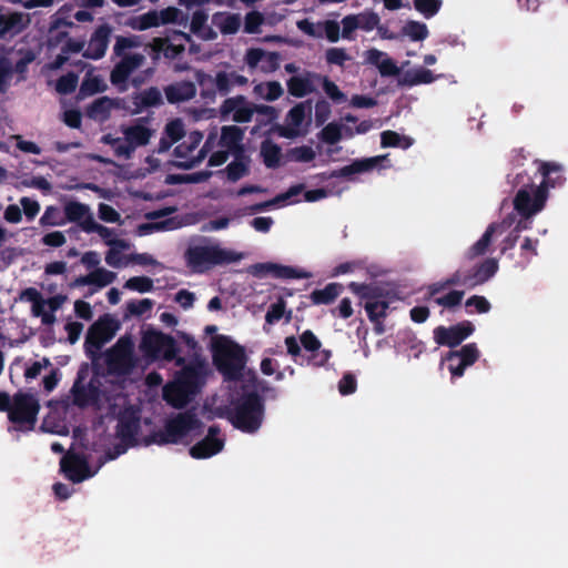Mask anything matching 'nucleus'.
Masks as SVG:
<instances>
[{"label": "nucleus", "instance_id": "nucleus-22", "mask_svg": "<svg viewBox=\"0 0 568 568\" xmlns=\"http://www.w3.org/2000/svg\"><path fill=\"white\" fill-rule=\"evenodd\" d=\"M244 61L250 69L260 65L263 73H273L280 68L281 55L278 52H266L261 48H250L246 50Z\"/></svg>", "mask_w": 568, "mask_h": 568}, {"label": "nucleus", "instance_id": "nucleus-12", "mask_svg": "<svg viewBox=\"0 0 568 568\" xmlns=\"http://www.w3.org/2000/svg\"><path fill=\"white\" fill-rule=\"evenodd\" d=\"M145 122H148V118H141L136 123L122 129L123 145L116 148L118 158L129 160L138 148L149 144L154 131L144 125Z\"/></svg>", "mask_w": 568, "mask_h": 568}, {"label": "nucleus", "instance_id": "nucleus-1", "mask_svg": "<svg viewBox=\"0 0 568 568\" xmlns=\"http://www.w3.org/2000/svg\"><path fill=\"white\" fill-rule=\"evenodd\" d=\"M265 417L264 397L256 393H237L231 400L227 418L232 426L246 434H255Z\"/></svg>", "mask_w": 568, "mask_h": 568}, {"label": "nucleus", "instance_id": "nucleus-59", "mask_svg": "<svg viewBox=\"0 0 568 568\" xmlns=\"http://www.w3.org/2000/svg\"><path fill=\"white\" fill-rule=\"evenodd\" d=\"M243 383L241 385L239 393H250L256 392L260 394L261 384L264 383L265 379H262L257 376L255 371H248L245 376L242 377Z\"/></svg>", "mask_w": 568, "mask_h": 568}, {"label": "nucleus", "instance_id": "nucleus-61", "mask_svg": "<svg viewBox=\"0 0 568 568\" xmlns=\"http://www.w3.org/2000/svg\"><path fill=\"white\" fill-rule=\"evenodd\" d=\"M90 277L92 285H95L98 287H104L114 281L115 274L105 268L97 267L94 268V271L90 273Z\"/></svg>", "mask_w": 568, "mask_h": 568}, {"label": "nucleus", "instance_id": "nucleus-27", "mask_svg": "<svg viewBox=\"0 0 568 568\" xmlns=\"http://www.w3.org/2000/svg\"><path fill=\"white\" fill-rule=\"evenodd\" d=\"M61 469L72 483H81L91 477L88 462L80 455L72 454L63 457Z\"/></svg>", "mask_w": 568, "mask_h": 568}, {"label": "nucleus", "instance_id": "nucleus-25", "mask_svg": "<svg viewBox=\"0 0 568 568\" xmlns=\"http://www.w3.org/2000/svg\"><path fill=\"white\" fill-rule=\"evenodd\" d=\"M194 396L191 390L180 384L175 378L169 382L162 390V397L166 404L176 409H182L187 406Z\"/></svg>", "mask_w": 568, "mask_h": 568}, {"label": "nucleus", "instance_id": "nucleus-17", "mask_svg": "<svg viewBox=\"0 0 568 568\" xmlns=\"http://www.w3.org/2000/svg\"><path fill=\"white\" fill-rule=\"evenodd\" d=\"M121 60L113 67L110 81L120 91H125L130 75L144 63V55L132 53L120 57Z\"/></svg>", "mask_w": 568, "mask_h": 568}, {"label": "nucleus", "instance_id": "nucleus-18", "mask_svg": "<svg viewBox=\"0 0 568 568\" xmlns=\"http://www.w3.org/2000/svg\"><path fill=\"white\" fill-rule=\"evenodd\" d=\"M189 41H191L189 34L174 31L170 37L154 38L150 47L154 53H162L166 59L174 60L185 51V44Z\"/></svg>", "mask_w": 568, "mask_h": 568}, {"label": "nucleus", "instance_id": "nucleus-53", "mask_svg": "<svg viewBox=\"0 0 568 568\" xmlns=\"http://www.w3.org/2000/svg\"><path fill=\"white\" fill-rule=\"evenodd\" d=\"M79 78L74 72L61 75L55 83V91L60 94H71L75 91Z\"/></svg>", "mask_w": 568, "mask_h": 568}, {"label": "nucleus", "instance_id": "nucleus-19", "mask_svg": "<svg viewBox=\"0 0 568 568\" xmlns=\"http://www.w3.org/2000/svg\"><path fill=\"white\" fill-rule=\"evenodd\" d=\"M300 343L305 352L311 353L306 357L307 365L322 367L326 365L332 357V351L322 349L321 341L311 329H306L300 335Z\"/></svg>", "mask_w": 568, "mask_h": 568}, {"label": "nucleus", "instance_id": "nucleus-11", "mask_svg": "<svg viewBox=\"0 0 568 568\" xmlns=\"http://www.w3.org/2000/svg\"><path fill=\"white\" fill-rule=\"evenodd\" d=\"M118 329L119 323L109 315L100 317L90 326L85 336L84 347L87 353L90 354L94 366H98L95 355L105 343L114 337Z\"/></svg>", "mask_w": 568, "mask_h": 568}, {"label": "nucleus", "instance_id": "nucleus-7", "mask_svg": "<svg viewBox=\"0 0 568 568\" xmlns=\"http://www.w3.org/2000/svg\"><path fill=\"white\" fill-rule=\"evenodd\" d=\"M348 288L361 300L365 301V311L372 323L381 325V320L386 317L389 302L386 300L385 288L375 283L351 282Z\"/></svg>", "mask_w": 568, "mask_h": 568}, {"label": "nucleus", "instance_id": "nucleus-55", "mask_svg": "<svg viewBox=\"0 0 568 568\" xmlns=\"http://www.w3.org/2000/svg\"><path fill=\"white\" fill-rule=\"evenodd\" d=\"M124 287L139 293H146L151 292L154 285L148 276H133L125 282Z\"/></svg>", "mask_w": 568, "mask_h": 568}, {"label": "nucleus", "instance_id": "nucleus-60", "mask_svg": "<svg viewBox=\"0 0 568 568\" xmlns=\"http://www.w3.org/2000/svg\"><path fill=\"white\" fill-rule=\"evenodd\" d=\"M355 17H358V29H362L367 32L374 30L376 27H378V23L381 22L379 16L374 11H365L355 14Z\"/></svg>", "mask_w": 568, "mask_h": 568}, {"label": "nucleus", "instance_id": "nucleus-35", "mask_svg": "<svg viewBox=\"0 0 568 568\" xmlns=\"http://www.w3.org/2000/svg\"><path fill=\"white\" fill-rule=\"evenodd\" d=\"M63 211H64L65 221L71 222V223H78V225L81 230H82L83 223L89 217H93V214L91 213L89 205L83 204L78 201H70V202L65 203Z\"/></svg>", "mask_w": 568, "mask_h": 568}, {"label": "nucleus", "instance_id": "nucleus-31", "mask_svg": "<svg viewBox=\"0 0 568 568\" xmlns=\"http://www.w3.org/2000/svg\"><path fill=\"white\" fill-rule=\"evenodd\" d=\"M82 231L90 233H98L105 245L118 246L119 248L129 250L130 243L126 240L113 239L114 230L106 227L95 222L94 217H89L82 225Z\"/></svg>", "mask_w": 568, "mask_h": 568}, {"label": "nucleus", "instance_id": "nucleus-4", "mask_svg": "<svg viewBox=\"0 0 568 568\" xmlns=\"http://www.w3.org/2000/svg\"><path fill=\"white\" fill-rule=\"evenodd\" d=\"M105 374L114 377H126L139 367L141 359L135 354V345L131 335L121 336L103 354Z\"/></svg>", "mask_w": 568, "mask_h": 568}, {"label": "nucleus", "instance_id": "nucleus-20", "mask_svg": "<svg viewBox=\"0 0 568 568\" xmlns=\"http://www.w3.org/2000/svg\"><path fill=\"white\" fill-rule=\"evenodd\" d=\"M385 159H386V155H377V156H372V158L357 159V160L353 161L351 164L345 165L338 170H333L329 172H322L318 174V178L322 181L331 180L334 178H349L354 174L372 171Z\"/></svg>", "mask_w": 568, "mask_h": 568}, {"label": "nucleus", "instance_id": "nucleus-14", "mask_svg": "<svg viewBox=\"0 0 568 568\" xmlns=\"http://www.w3.org/2000/svg\"><path fill=\"white\" fill-rule=\"evenodd\" d=\"M89 376L87 367H81L72 385L73 404L80 408L95 405L100 399V388L93 379L85 382Z\"/></svg>", "mask_w": 568, "mask_h": 568}, {"label": "nucleus", "instance_id": "nucleus-38", "mask_svg": "<svg viewBox=\"0 0 568 568\" xmlns=\"http://www.w3.org/2000/svg\"><path fill=\"white\" fill-rule=\"evenodd\" d=\"M23 29L22 14L13 12L8 16L0 14V38L6 39L20 33Z\"/></svg>", "mask_w": 568, "mask_h": 568}, {"label": "nucleus", "instance_id": "nucleus-13", "mask_svg": "<svg viewBox=\"0 0 568 568\" xmlns=\"http://www.w3.org/2000/svg\"><path fill=\"white\" fill-rule=\"evenodd\" d=\"M175 364L182 366V368L175 373L174 378L196 395L206 381L207 364L205 361L197 358L185 365L184 357H178Z\"/></svg>", "mask_w": 568, "mask_h": 568}, {"label": "nucleus", "instance_id": "nucleus-54", "mask_svg": "<svg viewBox=\"0 0 568 568\" xmlns=\"http://www.w3.org/2000/svg\"><path fill=\"white\" fill-rule=\"evenodd\" d=\"M464 294V291L453 290L443 296L435 297L434 302L439 306L452 310L460 305Z\"/></svg>", "mask_w": 568, "mask_h": 568}, {"label": "nucleus", "instance_id": "nucleus-16", "mask_svg": "<svg viewBox=\"0 0 568 568\" xmlns=\"http://www.w3.org/2000/svg\"><path fill=\"white\" fill-rule=\"evenodd\" d=\"M475 331L471 322L463 321L449 327L437 326L434 329V341L439 346L454 348L462 344Z\"/></svg>", "mask_w": 568, "mask_h": 568}, {"label": "nucleus", "instance_id": "nucleus-57", "mask_svg": "<svg viewBox=\"0 0 568 568\" xmlns=\"http://www.w3.org/2000/svg\"><path fill=\"white\" fill-rule=\"evenodd\" d=\"M264 23V16L258 11H250L244 18V32L248 34L258 33L260 27Z\"/></svg>", "mask_w": 568, "mask_h": 568}, {"label": "nucleus", "instance_id": "nucleus-63", "mask_svg": "<svg viewBox=\"0 0 568 568\" xmlns=\"http://www.w3.org/2000/svg\"><path fill=\"white\" fill-rule=\"evenodd\" d=\"M323 90L327 94V97L335 103H342L346 101V95L344 92L339 90L337 84L331 81L327 77L323 79Z\"/></svg>", "mask_w": 568, "mask_h": 568}, {"label": "nucleus", "instance_id": "nucleus-32", "mask_svg": "<svg viewBox=\"0 0 568 568\" xmlns=\"http://www.w3.org/2000/svg\"><path fill=\"white\" fill-rule=\"evenodd\" d=\"M535 164L538 165V172L541 174L542 180L539 184L546 183V190L549 193L550 187L560 186L566 181L561 174V166L554 162H544L541 160H535Z\"/></svg>", "mask_w": 568, "mask_h": 568}, {"label": "nucleus", "instance_id": "nucleus-3", "mask_svg": "<svg viewBox=\"0 0 568 568\" xmlns=\"http://www.w3.org/2000/svg\"><path fill=\"white\" fill-rule=\"evenodd\" d=\"M511 183L519 186L513 199L514 211L518 216L534 217L546 207L549 197L546 183L535 185L525 173L516 174Z\"/></svg>", "mask_w": 568, "mask_h": 568}, {"label": "nucleus", "instance_id": "nucleus-48", "mask_svg": "<svg viewBox=\"0 0 568 568\" xmlns=\"http://www.w3.org/2000/svg\"><path fill=\"white\" fill-rule=\"evenodd\" d=\"M253 115L257 114L258 125H266L275 121L278 116L277 110L272 105L256 104L252 102Z\"/></svg>", "mask_w": 568, "mask_h": 568}, {"label": "nucleus", "instance_id": "nucleus-9", "mask_svg": "<svg viewBox=\"0 0 568 568\" xmlns=\"http://www.w3.org/2000/svg\"><path fill=\"white\" fill-rule=\"evenodd\" d=\"M40 410L39 400L34 395L18 392L13 395V405L8 419L17 430H32L36 426Z\"/></svg>", "mask_w": 568, "mask_h": 568}, {"label": "nucleus", "instance_id": "nucleus-29", "mask_svg": "<svg viewBox=\"0 0 568 568\" xmlns=\"http://www.w3.org/2000/svg\"><path fill=\"white\" fill-rule=\"evenodd\" d=\"M244 134L245 130L237 125H224L221 129L219 144L230 151L231 154L246 152L242 143Z\"/></svg>", "mask_w": 568, "mask_h": 568}, {"label": "nucleus", "instance_id": "nucleus-51", "mask_svg": "<svg viewBox=\"0 0 568 568\" xmlns=\"http://www.w3.org/2000/svg\"><path fill=\"white\" fill-rule=\"evenodd\" d=\"M65 223V216H61L60 209L54 205L45 207L44 213L39 220V224L43 227L48 226H61Z\"/></svg>", "mask_w": 568, "mask_h": 568}, {"label": "nucleus", "instance_id": "nucleus-26", "mask_svg": "<svg viewBox=\"0 0 568 568\" xmlns=\"http://www.w3.org/2000/svg\"><path fill=\"white\" fill-rule=\"evenodd\" d=\"M498 261L496 258H486L474 265L465 272L468 288H474L489 281L498 271Z\"/></svg>", "mask_w": 568, "mask_h": 568}, {"label": "nucleus", "instance_id": "nucleus-62", "mask_svg": "<svg viewBox=\"0 0 568 568\" xmlns=\"http://www.w3.org/2000/svg\"><path fill=\"white\" fill-rule=\"evenodd\" d=\"M153 307V301L150 298H143L140 301H129L126 303V312L133 316H142L150 312Z\"/></svg>", "mask_w": 568, "mask_h": 568}, {"label": "nucleus", "instance_id": "nucleus-45", "mask_svg": "<svg viewBox=\"0 0 568 568\" xmlns=\"http://www.w3.org/2000/svg\"><path fill=\"white\" fill-rule=\"evenodd\" d=\"M112 100L108 97H102L93 101L87 110L90 118L104 120L110 115L112 109Z\"/></svg>", "mask_w": 568, "mask_h": 568}, {"label": "nucleus", "instance_id": "nucleus-64", "mask_svg": "<svg viewBox=\"0 0 568 568\" xmlns=\"http://www.w3.org/2000/svg\"><path fill=\"white\" fill-rule=\"evenodd\" d=\"M290 156L296 162H311L315 159V151L308 145L296 146L290 150Z\"/></svg>", "mask_w": 568, "mask_h": 568}, {"label": "nucleus", "instance_id": "nucleus-47", "mask_svg": "<svg viewBox=\"0 0 568 568\" xmlns=\"http://www.w3.org/2000/svg\"><path fill=\"white\" fill-rule=\"evenodd\" d=\"M196 81L201 88V95L203 99L214 100L216 95V88L214 83V77L203 71L196 72Z\"/></svg>", "mask_w": 568, "mask_h": 568}, {"label": "nucleus", "instance_id": "nucleus-42", "mask_svg": "<svg viewBox=\"0 0 568 568\" xmlns=\"http://www.w3.org/2000/svg\"><path fill=\"white\" fill-rule=\"evenodd\" d=\"M261 156L263 158V163L268 169H276L281 163V148L268 140L262 142L261 145Z\"/></svg>", "mask_w": 568, "mask_h": 568}, {"label": "nucleus", "instance_id": "nucleus-10", "mask_svg": "<svg viewBox=\"0 0 568 568\" xmlns=\"http://www.w3.org/2000/svg\"><path fill=\"white\" fill-rule=\"evenodd\" d=\"M140 432V416L132 408L124 409L119 414L115 435L121 440V445L114 447V453H108L109 459H114L125 453L128 447L138 444V434Z\"/></svg>", "mask_w": 568, "mask_h": 568}, {"label": "nucleus", "instance_id": "nucleus-39", "mask_svg": "<svg viewBox=\"0 0 568 568\" xmlns=\"http://www.w3.org/2000/svg\"><path fill=\"white\" fill-rule=\"evenodd\" d=\"M479 358V349L475 343H469L464 345L458 351H449L446 355L445 359L447 362H455L457 359H460L464 365L471 366L475 364Z\"/></svg>", "mask_w": 568, "mask_h": 568}, {"label": "nucleus", "instance_id": "nucleus-50", "mask_svg": "<svg viewBox=\"0 0 568 568\" xmlns=\"http://www.w3.org/2000/svg\"><path fill=\"white\" fill-rule=\"evenodd\" d=\"M412 144L410 139L400 136L397 132L392 130H386L381 134V145L383 148H397L402 146L404 149L409 148Z\"/></svg>", "mask_w": 568, "mask_h": 568}, {"label": "nucleus", "instance_id": "nucleus-33", "mask_svg": "<svg viewBox=\"0 0 568 568\" xmlns=\"http://www.w3.org/2000/svg\"><path fill=\"white\" fill-rule=\"evenodd\" d=\"M164 93L169 103H180L193 99L196 94V87L193 82L181 81L165 87Z\"/></svg>", "mask_w": 568, "mask_h": 568}, {"label": "nucleus", "instance_id": "nucleus-46", "mask_svg": "<svg viewBox=\"0 0 568 568\" xmlns=\"http://www.w3.org/2000/svg\"><path fill=\"white\" fill-rule=\"evenodd\" d=\"M317 136L326 144H336L343 138V125L337 122H329L320 131Z\"/></svg>", "mask_w": 568, "mask_h": 568}, {"label": "nucleus", "instance_id": "nucleus-6", "mask_svg": "<svg viewBox=\"0 0 568 568\" xmlns=\"http://www.w3.org/2000/svg\"><path fill=\"white\" fill-rule=\"evenodd\" d=\"M201 422L194 413H179L165 420L163 429L153 432L149 443L156 445L178 444L189 435L190 432L200 427Z\"/></svg>", "mask_w": 568, "mask_h": 568}, {"label": "nucleus", "instance_id": "nucleus-24", "mask_svg": "<svg viewBox=\"0 0 568 568\" xmlns=\"http://www.w3.org/2000/svg\"><path fill=\"white\" fill-rule=\"evenodd\" d=\"M511 223L513 221H508L507 219H505L501 223H490L481 237L467 250L465 257L470 261L478 256L485 255L491 244L494 234L504 233L511 225Z\"/></svg>", "mask_w": 568, "mask_h": 568}, {"label": "nucleus", "instance_id": "nucleus-2", "mask_svg": "<svg viewBox=\"0 0 568 568\" xmlns=\"http://www.w3.org/2000/svg\"><path fill=\"white\" fill-rule=\"evenodd\" d=\"M212 361L225 382H239L246 365L244 347L226 335H216L211 341Z\"/></svg>", "mask_w": 568, "mask_h": 568}, {"label": "nucleus", "instance_id": "nucleus-41", "mask_svg": "<svg viewBox=\"0 0 568 568\" xmlns=\"http://www.w3.org/2000/svg\"><path fill=\"white\" fill-rule=\"evenodd\" d=\"M162 102V94L155 87L145 89L133 98V103L138 109L158 106Z\"/></svg>", "mask_w": 568, "mask_h": 568}, {"label": "nucleus", "instance_id": "nucleus-49", "mask_svg": "<svg viewBox=\"0 0 568 568\" xmlns=\"http://www.w3.org/2000/svg\"><path fill=\"white\" fill-rule=\"evenodd\" d=\"M106 84L104 81L98 75H85L83 79L80 92L82 95H93L100 92L105 91Z\"/></svg>", "mask_w": 568, "mask_h": 568}, {"label": "nucleus", "instance_id": "nucleus-56", "mask_svg": "<svg viewBox=\"0 0 568 568\" xmlns=\"http://www.w3.org/2000/svg\"><path fill=\"white\" fill-rule=\"evenodd\" d=\"M286 302L283 297H280L277 302L270 305L266 314L265 322L270 325H273L282 320L285 315Z\"/></svg>", "mask_w": 568, "mask_h": 568}, {"label": "nucleus", "instance_id": "nucleus-34", "mask_svg": "<svg viewBox=\"0 0 568 568\" xmlns=\"http://www.w3.org/2000/svg\"><path fill=\"white\" fill-rule=\"evenodd\" d=\"M233 161L225 168L226 176L230 182H237L242 178L248 175L251 158L246 152L232 154Z\"/></svg>", "mask_w": 568, "mask_h": 568}, {"label": "nucleus", "instance_id": "nucleus-36", "mask_svg": "<svg viewBox=\"0 0 568 568\" xmlns=\"http://www.w3.org/2000/svg\"><path fill=\"white\" fill-rule=\"evenodd\" d=\"M50 365H51V363H50L49 358H47V357H43L42 361L33 362L28 367H23L21 362H13L9 367V376H10L11 382L14 383V379H13L14 373L16 372L19 373L20 371H23V375H24L26 379H34L41 374L42 368H45Z\"/></svg>", "mask_w": 568, "mask_h": 568}, {"label": "nucleus", "instance_id": "nucleus-23", "mask_svg": "<svg viewBox=\"0 0 568 568\" xmlns=\"http://www.w3.org/2000/svg\"><path fill=\"white\" fill-rule=\"evenodd\" d=\"M112 27L108 23L99 26L91 34L83 57L91 60H100L104 57L112 34Z\"/></svg>", "mask_w": 568, "mask_h": 568}, {"label": "nucleus", "instance_id": "nucleus-52", "mask_svg": "<svg viewBox=\"0 0 568 568\" xmlns=\"http://www.w3.org/2000/svg\"><path fill=\"white\" fill-rule=\"evenodd\" d=\"M414 8L426 19H430L438 13L442 8V0H413Z\"/></svg>", "mask_w": 568, "mask_h": 568}, {"label": "nucleus", "instance_id": "nucleus-30", "mask_svg": "<svg viewBox=\"0 0 568 568\" xmlns=\"http://www.w3.org/2000/svg\"><path fill=\"white\" fill-rule=\"evenodd\" d=\"M253 274L261 276L271 273L276 278H305L307 274L292 266L274 263H258L252 266Z\"/></svg>", "mask_w": 568, "mask_h": 568}, {"label": "nucleus", "instance_id": "nucleus-40", "mask_svg": "<svg viewBox=\"0 0 568 568\" xmlns=\"http://www.w3.org/2000/svg\"><path fill=\"white\" fill-rule=\"evenodd\" d=\"M286 84L288 93L295 98H303L315 90L313 82L308 77H291Z\"/></svg>", "mask_w": 568, "mask_h": 568}, {"label": "nucleus", "instance_id": "nucleus-28", "mask_svg": "<svg viewBox=\"0 0 568 568\" xmlns=\"http://www.w3.org/2000/svg\"><path fill=\"white\" fill-rule=\"evenodd\" d=\"M311 100L294 105L286 115L287 128L282 129L281 135L292 139L298 134V128L305 120L306 113H311Z\"/></svg>", "mask_w": 568, "mask_h": 568}, {"label": "nucleus", "instance_id": "nucleus-44", "mask_svg": "<svg viewBox=\"0 0 568 568\" xmlns=\"http://www.w3.org/2000/svg\"><path fill=\"white\" fill-rule=\"evenodd\" d=\"M400 33L404 37H408L412 41H423L429 36L427 26L415 20H408L402 28Z\"/></svg>", "mask_w": 568, "mask_h": 568}, {"label": "nucleus", "instance_id": "nucleus-8", "mask_svg": "<svg viewBox=\"0 0 568 568\" xmlns=\"http://www.w3.org/2000/svg\"><path fill=\"white\" fill-rule=\"evenodd\" d=\"M140 349L145 358L151 362L164 359L166 362L178 358L179 347L169 334L161 331H149L144 333L140 343Z\"/></svg>", "mask_w": 568, "mask_h": 568}, {"label": "nucleus", "instance_id": "nucleus-37", "mask_svg": "<svg viewBox=\"0 0 568 568\" xmlns=\"http://www.w3.org/2000/svg\"><path fill=\"white\" fill-rule=\"evenodd\" d=\"M343 285L339 283H329L322 290H314L310 298L315 305H328L333 303L342 293Z\"/></svg>", "mask_w": 568, "mask_h": 568}, {"label": "nucleus", "instance_id": "nucleus-15", "mask_svg": "<svg viewBox=\"0 0 568 568\" xmlns=\"http://www.w3.org/2000/svg\"><path fill=\"white\" fill-rule=\"evenodd\" d=\"M219 116L223 121L248 123L253 119L252 101L242 94L226 98L219 106Z\"/></svg>", "mask_w": 568, "mask_h": 568}, {"label": "nucleus", "instance_id": "nucleus-21", "mask_svg": "<svg viewBox=\"0 0 568 568\" xmlns=\"http://www.w3.org/2000/svg\"><path fill=\"white\" fill-rule=\"evenodd\" d=\"M220 432L217 425L210 426L207 435L190 448V455L195 459H205L219 454L224 447V440L217 438Z\"/></svg>", "mask_w": 568, "mask_h": 568}, {"label": "nucleus", "instance_id": "nucleus-43", "mask_svg": "<svg viewBox=\"0 0 568 568\" xmlns=\"http://www.w3.org/2000/svg\"><path fill=\"white\" fill-rule=\"evenodd\" d=\"M126 26L133 30H148L153 27H159L158 11L151 10L141 16L132 17L128 20Z\"/></svg>", "mask_w": 568, "mask_h": 568}, {"label": "nucleus", "instance_id": "nucleus-5", "mask_svg": "<svg viewBox=\"0 0 568 568\" xmlns=\"http://www.w3.org/2000/svg\"><path fill=\"white\" fill-rule=\"evenodd\" d=\"M184 257L192 272L203 273L215 265L237 262L241 254L219 245H194L185 251Z\"/></svg>", "mask_w": 568, "mask_h": 568}, {"label": "nucleus", "instance_id": "nucleus-58", "mask_svg": "<svg viewBox=\"0 0 568 568\" xmlns=\"http://www.w3.org/2000/svg\"><path fill=\"white\" fill-rule=\"evenodd\" d=\"M139 45H140V42L138 41V37H135V36H132V37L118 36L115 39V44L113 47V53L116 57H123V55L128 54V53H125L126 50L136 48Z\"/></svg>", "mask_w": 568, "mask_h": 568}]
</instances>
